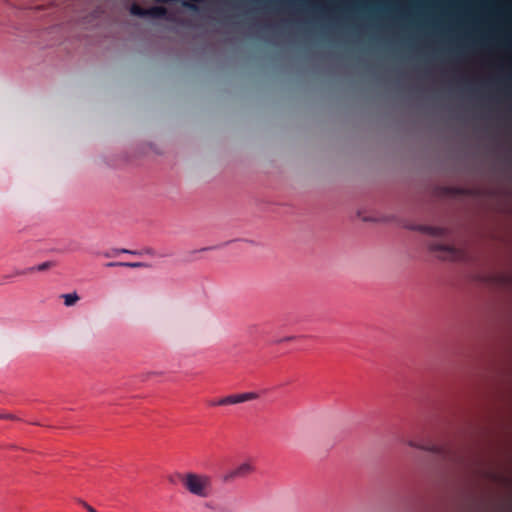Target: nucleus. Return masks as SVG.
<instances>
[{
  "mask_svg": "<svg viewBox=\"0 0 512 512\" xmlns=\"http://www.w3.org/2000/svg\"><path fill=\"white\" fill-rule=\"evenodd\" d=\"M429 250L442 260L461 261L465 259V252L454 246L432 241L428 244Z\"/></svg>",
  "mask_w": 512,
  "mask_h": 512,
  "instance_id": "2",
  "label": "nucleus"
},
{
  "mask_svg": "<svg viewBox=\"0 0 512 512\" xmlns=\"http://www.w3.org/2000/svg\"><path fill=\"white\" fill-rule=\"evenodd\" d=\"M106 266H108V267L122 266V267L137 268V267H146V264L142 263V262H109L106 264Z\"/></svg>",
  "mask_w": 512,
  "mask_h": 512,
  "instance_id": "9",
  "label": "nucleus"
},
{
  "mask_svg": "<svg viewBox=\"0 0 512 512\" xmlns=\"http://www.w3.org/2000/svg\"><path fill=\"white\" fill-rule=\"evenodd\" d=\"M254 471V467L249 463H242L238 467L232 469L223 475L224 482H231L236 478H244Z\"/></svg>",
  "mask_w": 512,
  "mask_h": 512,
  "instance_id": "3",
  "label": "nucleus"
},
{
  "mask_svg": "<svg viewBox=\"0 0 512 512\" xmlns=\"http://www.w3.org/2000/svg\"><path fill=\"white\" fill-rule=\"evenodd\" d=\"M148 16L153 18H165L169 21H174V18L168 14V11L163 6H154L147 8Z\"/></svg>",
  "mask_w": 512,
  "mask_h": 512,
  "instance_id": "5",
  "label": "nucleus"
},
{
  "mask_svg": "<svg viewBox=\"0 0 512 512\" xmlns=\"http://www.w3.org/2000/svg\"><path fill=\"white\" fill-rule=\"evenodd\" d=\"M83 506L87 509L88 512H96V510L93 507H91L85 502H83Z\"/></svg>",
  "mask_w": 512,
  "mask_h": 512,
  "instance_id": "14",
  "label": "nucleus"
},
{
  "mask_svg": "<svg viewBox=\"0 0 512 512\" xmlns=\"http://www.w3.org/2000/svg\"><path fill=\"white\" fill-rule=\"evenodd\" d=\"M54 266V263L51 262V261H46V262H43L37 266H33V267H29L25 270H21V271H17L16 272V275H25V274H28V273H33L35 271H38V272H43V271H46L48 269H50L51 267Z\"/></svg>",
  "mask_w": 512,
  "mask_h": 512,
  "instance_id": "6",
  "label": "nucleus"
},
{
  "mask_svg": "<svg viewBox=\"0 0 512 512\" xmlns=\"http://www.w3.org/2000/svg\"><path fill=\"white\" fill-rule=\"evenodd\" d=\"M0 419L18 420V418L14 414H10V413H0Z\"/></svg>",
  "mask_w": 512,
  "mask_h": 512,
  "instance_id": "13",
  "label": "nucleus"
},
{
  "mask_svg": "<svg viewBox=\"0 0 512 512\" xmlns=\"http://www.w3.org/2000/svg\"><path fill=\"white\" fill-rule=\"evenodd\" d=\"M201 0H184L182 5L192 11H197L198 6L195 3L200 2Z\"/></svg>",
  "mask_w": 512,
  "mask_h": 512,
  "instance_id": "12",
  "label": "nucleus"
},
{
  "mask_svg": "<svg viewBox=\"0 0 512 512\" xmlns=\"http://www.w3.org/2000/svg\"><path fill=\"white\" fill-rule=\"evenodd\" d=\"M182 486L192 495L207 498L212 492V478L206 474L188 472L179 475Z\"/></svg>",
  "mask_w": 512,
  "mask_h": 512,
  "instance_id": "1",
  "label": "nucleus"
},
{
  "mask_svg": "<svg viewBox=\"0 0 512 512\" xmlns=\"http://www.w3.org/2000/svg\"><path fill=\"white\" fill-rule=\"evenodd\" d=\"M407 444L410 446V447H413V448H417V449H421V450H424V451H429V452H433V453H437V454H444V451L441 447H438L436 445H422V444H418L416 443L415 441H408Z\"/></svg>",
  "mask_w": 512,
  "mask_h": 512,
  "instance_id": "7",
  "label": "nucleus"
},
{
  "mask_svg": "<svg viewBox=\"0 0 512 512\" xmlns=\"http://www.w3.org/2000/svg\"><path fill=\"white\" fill-rule=\"evenodd\" d=\"M294 338H295L294 336L285 337V338H283V339L279 340V342H283V341H291V340H293Z\"/></svg>",
  "mask_w": 512,
  "mask_h": 512,
  "instance_id": "15",
  "label": "nucleus"
},
{
  "mask_svg": "<svg viewBox=\"0 0 512 512\" xmlns=\"http://www.w3.org/2000/svg\"><path fill=\"white\" fill-rule=\"evenodd\" d=\"M258 398V394L255 392H247L242 394H234L219 399L220 405H233L247 401H251Z\"/></svg>",
  "mask_w": 512,
  "mask_h": 512,
  "instance_id": "4",
  "label": "nucleus"
},
{
  "mask_svg": "<svg viewBox=\"0 0 512 512\" xmlns=\"http://www.w3.org/2000/svg\"><path fill=\"white\" fill-rule=\"evenodd\" d=\"M119 252H122V253H131V254H137V252H134V251H130V250H127V249H121V250H119Z\"/></svg>",
  "mask_w": 512,
  "mask_h": 512,
  "instance_id": "16",
  "label": "nucleus"
},
{
  "mask_svg": "<svg viewBox=\"0 0 512 512\" xmlns=\"http://www.w3.org/2000/svg\"><path fill=\"white\" fill-rule=\"evenodd\" d=\"M210 405H212V406H221V405L219 404V400H218V401H213V402H211V403H210Z\"/></svg>",
  "mask_w": 512,
  "mask_h": 512,
  "instance_id": "17",
  "label": "nucleus"
},
{
  "mask_svg": "<svg viewBox=\"0 0 512 512\" xmlns=\"http://www.w3.org/2000/svg\"><path fill=\"white\" fill-rule=\"evenodd\" d=\"M419 230L426 234H429L431 236H435V237H442L446 234V230L441 227H432V226L423 225V226H419Z\"/></svg>",
  "mask_w": 512,
  "mask_h": 512,
  "instance_id": "8",
  "label": "nucleus"
},
{
  "mask_svg": "<svg viewBox=\"0 0 512 512\" xmlns=\"http://www.w3.org/2000/svg\"><path fill=\"white\" fill-rule=\"evenodd\" d=\"M63 298L66 306H72L79 300V296L76 293L64 294Z\"/></svg>",
  "mask_w": 512,
  "mask_h": 512,
  "instance_id": "11",
  "label": "nucleus"
},
{
  "mask_svg": "<svg viewBox=\"0 0 512 512\" xmlns=\"http://www.w3.org/2000/svg\"><path fill=\"white\" fill-rule=\"evenodd\" d=\"M130 12H131V14H133L135 16H139V17H146V16H148L147 9L142 8L141 6H139L137 4H133L131 6Z\"/></svg>",
  "mask_w": 512,
  "mask_h": 512,
  "instance_id": "10",
  "label": "nucleus"
}]
</instances>
